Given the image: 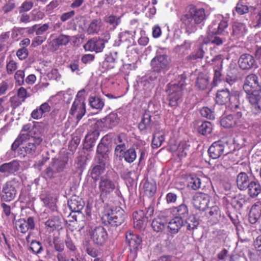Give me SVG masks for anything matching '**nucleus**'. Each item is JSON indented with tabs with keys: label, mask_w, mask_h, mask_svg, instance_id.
Returning <instances> with one entry per match:
<instances>
[{
	"label": "nucleus",
	"mask_w": 261,
	"mask_h": 261,
	"mask_svg": "<svg viewBox=\"0 0 261 261\" xmlns=\"http://www.w3.org/2000/svg\"><path fill=\"white\" fill-rule=\"evenodd\" d=\"M119 176L113 170L107 171L106 173L101 176L98 182L99 198L103 203L108 201L116 187Z\"/></svg>",
	"instance_id": "obj_1"
},
{
	"label": "nucleus",
	"mask_w": 261,
	"mask_h": 261,
	"mask_svg": "<svg viewBox=\"0 0 261 261\" xmlns=\"http://www.w3.org/2000/svg\"><path fill=\"white\" fill-rule=\"evenodd\" d=\"M205 18V11L203 8L191 5L187 13L181 16L180 21L185 25L186 32L191 34L197 30V25L201 23Z\"/></svg>",
	"instance_id": "obj_2"
},
{
	"label": "nucleus",
	"mask_w": 261,
	"mask_h": 261,
	"mask_svg": "<svg viewBox=\"0 0 261 261\" xmlns=\"http://www.w3.org/2000/svg\"><path fill=\"white\" fill-rule=\"evenodd\" d=\"M162 50L161 48L157 50L156 56L150 62L152 70L158 73L164 72L169 68L170 60L167 55L162 54Z\"/></svg>",
	"instance_id": "obj_3"
},
{
	"label": "nucleus",
	"mask_w": 261,
	"mask_h": 261,
	"mask_svg": "<svg viewBox=\"0 0 261 261\" xmlns=\"http://www.w3.org/2000/svg\"><path fill=\"white\" fill-rule=\"evenodd\" d=\"M103 35L104 36L102 38L93 37L89 39L84 45V49L87 51H95L96 53L101 52L105 47V43L110 39V33L106 32Z\"/></svg>",
	"instance_id": "obj_4"
},
{
	"label": "nucleus",
	"mask_w": 261,
	"mask_h": 261,
	"mask_svg": "<svg viewBox=\"0 0 261 261\" xmlns=\"http://www.w3.org/2000/svg\"><path fill=\"white\" fill-rule=\"evenodd\" d=\"M86 113V105L82 100H74L69 112L68 121L77 123Z\"/></svg>",
	"instance_id": "obj_5"
},
{
	"label": "nucleus",
	"mask_w": 261,
	"mask_h": 261,
	"mask_svg": "<svg viewBox=\"0 0 261 261\" xmlns=\"http://www.w3.org/2000/svg\"><path fill=\"white\" fill-rule=\"evenodd\" d=\"M89 236L94 244L98 246H103L108 239V232L102 226L92 228L89 231Z\"/></svg>",
	"instance_id": "obj_6"
},
{
	"label": "nucleus",
	"mask_w": 261,
	"mask_h": 261,
	"mask_svg": "<svg viewBox=\"0 0 261 261\" xmlns=\"http://www.w3.org/2000/svg\"><path fill=\"white\" fill-rule=\"evenodd\" d=\"M228 18L222 17L218 25L216 22H212L208 27V31L214 35H219L229 38L230 34L228 28Z\"/></svg>",
	"instance_id": "obj_7"
},
{
	"label": "nucleus",
	"mask_w": 261,
	"mask_h": 261,
	"mask_svg": "<svg viewBox=\"0 0 261 261\" xmlns=\"http://www.w3.org/2000/svg\"><path fill=\"white\" fill-rule=\"evenodd\" d=\"M259 77L255 73H250L245 77L243 89L246 95L258 93L256 90L259 86Z\"/></svg>",
	"instance_id": "obj_8"
},
{
	"label": "nucleus",
	"mask_w": 261,
	"mask_h": 261,
	"mask_svg": "<svg viewBox=\"0 0 261 261\" xmlns=\"http://www.w3.org/2000/svg\"><path fill=\"white\" fill-rule=\"evenodd\" d=\"M106 216L108 223L112 226L116 227L121 225L126 218L125 212L120 207H116L114 210H112L110 214Z\"/></svg>",
	"instance_id": "obj_9"
},
{
	"label": "nucleus",
	"mask_w": 261,
	"mask_h": 261,
	"mask_svg": "<svg viewBox=\"0 0 261 261\" xmlns=\"http://www.w3.org/2000/svg\"><path fill=\"white\" fill-rule=\"evenodd\" d=\"M17 184L14 180L6 182L3 186L2 191V199L6 202L13 200L17 193Z\"/></svg>",
	"instance_id": "obj_10"
},
{
	"label": "nucleus",
	"mask_w": 261,
	"mask_h": 261,
	"mask_svg": "<svg viewBox=\"0 0 261 261\" xmlns=\"http://www.w3.org/2000/svg\"><path fill=\"white\" fill-rule=\"evenodd\" d=\"M179 79L177 82H171L167 85L166 90L167 95L184 94L186 77L182 74L179 76Z\"/></svg>",
	"instance_id": "obj_11"
},
{
	"label": "nucleus",
	"mask_w": 261,
	"mask_h": 261,
	"mask_svg": "<svg viewBox=\"0 0 261 261\" xmlns=\"http://www.w3.org/2000/svg\"><path fill=\"white\" fill-rule=\"evenodd\" d=\"M125 239L130 252L136 254L141 248L142 241L141 237L139 234L134 233L132 230H128L125 233Z\"/></svg>",
	"instance_id": "obj_12"
},
{
	"label": "nucleus",
	"mask_w": 261,
	"mask_h": 261,
	"mask_svg": "<svg viewBox=\"0 0 261 261\" xmlns=\"http://www.w3.org/2000/svg\"><path fill=\"white\" fill-rule=\"evenodd\" d=\"M99 136V131L98 129L97 123L95 122L88 129L87 134L85 138L84 147L86 149H90L94 145L96 140Z\"/></svg>",
	"instance_id": "obj_13"
},
{
	"label": "nucleus",
	"mask_w": 261,
	"mask_h": 261,
	"mask_svg": "<svg viewBox=\"0 0 261 261\" xmlns=\"http://www.w3.org/2000/svg\"><path fill=\"white\" fill-rule=\"evenodd\" d=\"M227 145L226 143L222 140L213 142L207 151L210 157L213 159L220 158L224 153Z\"/></svg>",
	"instance_id": "obj_14"
},
{
	"label": "nucleus",
	"mask_w": 261,
	"mask_h": 261,
	"mask_svg": "<svg viewBox=\"0 0 261 261\" xmlns=\"http://www.w3.org/2000/svg\"><path fill=\"white\" fill-rule=\"evenodd\" d=\"M246 99L250 105L251 112L254 115L261 114V95L259 93L246 95Z\"/></svg>",
	"instance_id": "obj_15"
},
{
	"label": "nucleus",
	"mask_w": 261,
	"mask_h": 261,
	"mask_svg": "<svg viewBox=\"0 0 261 261\" xmlns=\"http://www.w3.org/2000/svg\"><path fill=\"white\" fill-rule=\"evenodd\" d=\"M247 32V28L245 23L234 21L231 24V32L229 38L231 40L243 38Z\"/></svg>",
	"instance_id": "obj_16"
},
{
	"label": "nucleus",
	"mask_w": 261,
	"mask_h": 261,
	"mask_svg": "<svg viewBox=\"0 0 261 261\" xmlns=\"http://www.w3.org/2000/svg\"><path fill=\"white\" fill-rule=\"evenodd\" d=\"M238 64L242 70H250L257 67V63L254 57L249 54H244L239 58Z\"/></svg>",
	"instance_id": "obj_17"
},
{
	"label": "nucleus",
	"mask_w": 261,
	"mask_h": 261,
	"mask_svg": "<svg viewBox=\"0 0 261 261\" xmlns=\"http://www.w3.org/2000/svg\"><path fill=\"white\" fill-rule=\"evenodd\" d=\"M210 202L208 195L202 193H197L193 197V205L195 208L204 211L208 207Z\"/></svg>",
	"instance_id": "obj_18"
},
{
	"label": "nucleus",
	"mask_w": 261,
	"mask_h": 261,
	"mask_svg": "<svg viewBox=\"0 0 261 261\" xmlns=\"http://www.w3.org/2000/svg\"><path fill=\"white\" fill-rule=\"evenodd\" d=\"M16 229L21 233H25L29 229L35 228V223L33 217H30L25 220L24 219L17 220L15 222Z\"/></svg>",
	"instance_id": "obj_19"
},
{
	"label": "nucleus",
	"mask_w": 261,
	"mask_h": 261,
	"mask_svg": "<svg viewBox=\"0 0 261 261\" xmlns=\"http://www.w3.org/2000/svg\"><path fill=\"white\" fill-rule=\"evenodd\" d=\"M134 227L136 229H140L145 227L148 220L143 210H139L133 214Z\"/></svg>",
	"instance_id": "obj_20"
},
{
	"label": "nucleus",
	"mask_w": 261,
	"mask_h": 261,
	"mask_svg": "<svg viewBox=\"0 0 261 261\" xmlns=\"http://www.w3.org/2000/svg\"><path fill=\"white\" fill-rule=\"evenodd\" d=\"M231 96V93L228 89L218 90L216 93L215 101L218 105H226L230 102Z\"/></svg>",
	"instance_id": "obj_21"
},
{
	"label": "nucleus",
	"mask_w": 261,
	"mask_h": 261,
	"mask_svg": "<svg viewBox=\"0 0 261 261\" xmlns=\"http://www.w3.org/2000/svg\"><path fill=\"white\" fill-rule=\"evenodd\" d=\"M168 211L175 217H180L182 220L188 216L189 210L187 205L182 203L177 206H173Z\"/></svg>",
	"instance_id": "obj_22"
},
{
	"label": "nucleus",
	"mask_w": 261,
	"mask_h": 261,
	"mask_svg": "<svg viewBox=\"0 0 261 261\" xmlns=\"http://www.w3.org/2000/svg\"><path fill=\"white\" fill-rule=\"evenodd\" d=\"M64 163L59 160H55L53 163V168L49 167L44 171L45 178H51L53 177L54 172H60L62 171L64 168Z\"/></svg>",
	"instance_id": "obj_23"
},
{
	"label": "nucleus",
	"mask_w": 261,
	"mask_h": 261,
	"mask_svg": "<svg viewBox=\"0 0 261 261\" xmlns=\"http://www.w3.org/2000/svg\"><path fill=\"white\" fill-rule=\"evenodd\" d=\"M261 216V203L257 202L251 207L248 216L249 222L254 224L257 222Z\"/></svg>",
	"instance_id": "obj_24"
},
{
	"label": "nucleus",
	"mask_w": 261,
	"mask_h": 261,
	"mask_svg": "<svg viewBox=\"0 0 261 261\" xmlns=\"http://www.w3.org/2000/svg\"><path fill=\"white\" fill-rule=\"evenodd\" d=\"M19 163L16 160H13L9 163L1 165L0 166V172L8 175L14 173L19 170Z\"/></svg>",
	"instance_id": "obj_25"
},
{
	"label": "nucleus",
	"mask_w": 261,
	"mask_h": 261,
	"mask_svg": "<svg viewBox=\"0 0 261 261\" xmlns=\"http://www.w3.org/2000/svg\"><path fill=\"white\" fill-rule=\"evenodd\" d=\"M127 140L124 134H119L115 139V144L116 145L115 148V153L118 156L126 149Z\"/></svg>",
	"instance_id": "obj_26"
},
{
	"label": "nucleus",
	"mask_w": 261,
	"mask_h": 261,
	"mask_svg": "<svg viewBox=\"0 0 261 261\" xmlns=\"http://www.w3.org/2000/svg\"><path fill=\"white\" fill-rule=\"evenodd\" d=\"M167 223L166 218L163 215H160L153 219L151 223V227L154 231H162L165 228Z\"/></svg>",
	"instance_id": "obj_27"
},
{
	"label": "nucleus",
	"mask_w": 261,
	"mask_h": 261,
	"mask_svg": "<svg viewBox=\"0 0 261 261\" xmlns=\"http://www.w3.org/2000/svg\"><path fill=\"white\" fill-rule=\"evenodd\" d=\"M67 204L70 211L81 212L84 206L81 198L75 195L68 200Z\"/></svg>",
	"instance_id": "obj_28"
},
{
	"label": "nucleus",
	"mask_w": 261,
	"mask_h": 261,
	"mask_svg": "<svg viewBox=\"0 0 261 261\" xmlns=\"http://www.w3.org/2000/svg\"><path fill=\"white\" fill-rule=\"evenodd\" d=\"M251 180L246 173L241 172L237 177V187L242 191L247 190L248 185Z\"/></svg>",
	"instance_id": "obj_29"
},
{
	"label": "nucleus",
	"mask_w": 261,
	"mask_h": 261,
	"mask_svg": "<svg viewBox=\"0 0 261 261\" xmlns=\"http://www.w3.org/2000/svg\"><path fill=\"white\" fill-rule=\"evenodd\" d=\"M248 195L252 198L256 197L261 192V185L257 180H252L248 185Z\"/></svg>",
	"instance_id": "obj_30"
},
{
	"label": "nucleus",
	"mask_w": 261,
	"mask_h": 261,
	"mask_svg": "<svg viewBox=\"0 0 261 261\" xmlns=\"http://www.w3.org/2000/svg\"><path fill=\"white\" fill-rule=\"evenodd\" d=\"M151 116L149 111H145L142 116L141 120L138 124V128L140 130L143 131L151 128Z\"/></svg>",
	"instance_id": "obj_31"
},
{
	"label": "nucleus",
	"mask_w": 261,
	"mask_h": 261,
	"mask_svg": "<svg viewBox=\"0 0 261 261\" xmlns=\"http://www.w3.org/2000/svg\"><path fill=\"white\" fill-rule=\"evenodd\" d=\"M210 84L208 76L204 74H199L195 82V87L199 90H204L207 88Z\"/></svg>",
	"instance_id": "obj_32"
},
{
	"label": "nucleus",
	"mask_w": 261,
	"mask_h": 261,
	"mask_svg": "<svg viewBox=\"0 0 261 261\" xmlns=\"http://www.w3.org/2000/svg\"><path fill=\"white\" fill-rule=\"evenodd\" d=\"M183 220L180 217H175L168 223V227L171 233H176L183 225Z\"/></svg>",
	"instance_id": "obj_33"
},
{
	"label": "nucleus",
	"mask_w": 261,
	"mask_h": 261,
	"mask_svg": "<svg viewBox=\"0 0 261 261\" xmlns=\"http://www.w3.org/2000/svg\"><path fill=\"white\" fill-rule=\"evenodd\" d=\"M119 158H123L127 163H132L134 162L137 157L136 152L134 148H130L123 151L118 155Z\"/></svg>",
	"instance_id": "obj_34"
},
{
	"label": "nucleus",
	"mask_w": 261,
	"mask_h": 261,
	"mask_svg": "<svg viewBox=\"0 0 261 261\" xmlns=\"http://www.w3.org/2000/svg\"><path fill=\"white\" fill-rule=\"evenodd\" d=\"M83 248L85 252L92 257L96 258L98 255V250L93 247L89 240H85L83 241Z\"/></svg>",
	"instance_id": "obj_35"
},
{
	"label": "nucleus",
	"mask_w": 261,
	"mask_h": 261,
	"mask_svg": "<svg viewBox=\"0 0 261 261\" xmlns=\"http://www.w3.org/2000/svg\"><path fill=\"white\" fill-rule=\"evenodd\" d=\"M220 124L223 127L231 128L238 124V120L232 115L229 114L222 117Z\"/></svg>",
	"instance_id": "obj_36"
},
{
	"label": "nucleus",
	"mask_w": 261,
	"mask_h": 261,
	"mask_svg": "<svg viewBox=\"0 0 261 261\" xmlns=\"http://www.w3.org/2000/svg\"><path fill=\"white\" fill-rule=\"evenodd\" d=\"M190 145L186 141H181L177 147L176 154L179 159L185 158L189 152Z\"/></svg>",
	"instance_id": "obj_37"
},
{
	"label": "nucleus",
	"mask_w": 261,
	"mask_h": 261,
	"mask_svg": "<svg viewBox=\"0 0 261 261\" xmlns=\"http://www.w3.org/2000/svg\"><path fill=\"white\" fill-rule=\"evenodd\" d=\"M102 22L100 19L96 18L92 20L87 29L88 34L93 35L97 34L100 30Z\"/></svg>",
	"instance_id": "obj_38"
},
{
	"label": "nucleus",
	"mask_w": 261,
	"mask_h": 261,
	"mask_svg": "<svg viewBox=\"0 0 261 261\" xmlns=\"http://www.w3.org/2000/svg\"><path fill=\"white\" fill-rule=\"evenodd\" d=\"M204 54L205 51L203 49L202 45H198L191 54L187 57V59L190 61L202 59L204 57Z\"/></svg>",
	"instance_id": "obj_39"
},
{
	"label": "nucleus",
	"mask_w": 261,
	"mask_h": 261,
	"mask_svg": "<svg viewBox=\"0 0 261 261\" xmlns=\"http://www.w3.org/2000/svg\"><path fill=\"white\" fill-rule=\"evenodd\" d=\"M191 43L189 41L186 40L183 44L177 45L173 49V51L181 56L187 54L191 48Z\"/></svg>",
	"instance_id": "obj_40"
},
{
	"label": "nucleus",
	"mask_w": 261,
	"mask_h": 261,
	"mask_svg": "<svg viewBox=\"0 0 261 261\" xmlns=\"http://www.w3.org/2000/svg\"><path fill=\"white\" fill-rule=\"evenodd\" d=\"M88 101L89 105L93 109L101 110L105 106L103 99L97 96H90Z\"/></svg>",
	"instance_id": "obj_41"
},
{
	"label": "nucleus",
	"mask_w": 261,
	"mask_h": 261,
	"mask_svg": "<svg viewBox=\"0 0 261 261\" xmlns=\"http://www.w3.org/2000/svg\"><path fill=\"white\" fill-rule=\"evenodd\" d=\"M184 94L167 95L168 105L174 108L178 107L183 100Z\"/></svg>",
	"instance_id": "obj_42"
},
{
	"label": "nucleus",
	"mask_w": 261,
	"mask_h": 261,
	"mask_svg": "<svg viewBox=\"0 0 261 261\" xmlns=\"http://www.w3.org/2000/svg\"><path fill=\"white\" fill-rule=\"evenodd\" d=\"M238 157L234 153H226L222 159V165L225 168H228L231 164L237 162Z\"/></svg>",
	"instance_id": "obj_43"
},
{
	"label": "nucleus",
	"mask_w": 261,
	"mask_h": 261,
	"mask_svg": "<svg viewBox=\"0 0 261 261\" xmlns=\"http://www.w3.org/2000/svg\"><path fill=\"white\" fill-rule=\"evenodd\" d=\"M106 169V167L99 165H95L93 166L90 170V175L92 178L96 181L99 179L100 176L104 172Z\"/></svg>",
	"instance_id": "obj_44"
},
{
	"label": "nucleus",
	"mask_w": 261,
	"mask_h": 261,
	"mask_svg": "<svg viewBox=\"0 0 261 261\" xmlns=\"http://www.w3.org/2000/svg\"><path fill=\"white\" fill-rule=\"evenodd\" d=\"M143 189L147 196L152 197L156 191V184L154 181L146 180L144 184Z\"/></svg>",
	"instance_id": "obj_45"
},
{
	"label": "nucleus",
	"mask_w": 261,
	"mask_h": 261,
	"mask_svg": "<svg viewBox=\"0 0 261 261\" xmlns=\"http://www.w3.org/2000/svg\"><path fill=\"white\" fill-rule=\"evenodd\" d=\"M105 122L109 128H112L118 124L119 118L116 113H111L106 117Z\"/></svg>",
	"instance_id": "obj_46"
},
{
	"label": "nucleus",
	"mask_w": 261,
	"mask_h": 261,
	"mask_svg": "<svg viewBox=\"0 0 261 261\" xmlns=\"http://www.w3.org/2000/svg\"><path fill=\"white\" fill-rule=\"evenodd\" d=\"M165 141V134L163 132H158L154 134L152 140L151 145L154 148L160 147Z\"/></svg>",
	"instance_id": "obj_47"
},
{
	"label": "nucleus",
	"mask_w": 261,
	"mask_h": 261,
	"mask_svg": "<svg viewBox=\"0 0 261 261\" xmlns=\"http://www.w3.org/2000/svg\"><path fill=\"white\" fill-rule=\"evenodd\" d=\"M235 10L239 15H243L249 12L252 14V12L256 11V8L253 6L248 7L246 5L238 3L235 7Z\"/></svg>",
	"instance_id": "obj_48"
},
{
	"label": "nucleus",
	"mask_w": 261,
	"mask_h": 261,
	"mask_svg": "<svg viewBox=\"0 0 261 261\" xmlns=\"http://www.w3.org/2000/svg\"><path fill=\"white\" fill-rule=\"evenodd\" d=\"M212 129L213 126L211 122L205 121L202 122L201 124L199 126L198 131L199 133L206 136L211 133Z\"/></svg>",
	"instance_id": "obj_49"
},
{
	"label": "nucleus",
	"mask_w": 261,
	"mask_h": 261,
	"mask_svg": "<svg viewBox=\"0 0 261 261\" xmlns=\"http://www.w3.org/2000/svg\"><path fill=\"white\" fill-rule=\"evenodd\" d=\"M211 65L213 70H222L223 63V56L222 55H218L211 60Z\"/></svg>",
	"instance_id": "obj_50"
},
{
	"label": "nucleus",
	"mask_w": 261,
	"mask_h": 261,
	"mask_svg": "<svg viewBox=\"0 0 261 261\" xmlns=\"http://www.w3.org/2000/svg\"><path fill=\"white\" fill-rule=\"evenodd\" d=\"M33 141H31L28 143V144L25 146L24 150L28 154H33L35 152V150L37 148V146L38 145L41 140L38 138L36 140V142H34V139L32 140Z\"/></svg>",
	"instance_id": "obj_51"
},
{
	"label": "nucleus",
	"mask_w": 261,
	"mask_h": 261,
	"mask_svg": "<svg viewBox=\"0 0 261 261\" xmlns=\"http://www.w3.org/2000/svg\"><path fill=\"white\" fill-rule=\"evenodd\" d=\"M201 179L197 176L191 177L188 181V186L194 190H197L201 187Z\"/></svg>",
	"instance_id": "obj_52"
},
{
	"label": "nucleus",
	"mask_w": 261,
	"mask_h": 261,
	"mask_svg": "<svg viewBox=\"0 0 261 261\" xmlns=\"http://www.w3.org/2000/svg\"><path fill=\"white\" fill-rule=\"evenodd\" d=\"M251 19L255 27H261V9L256 8V11L252 12Z\"/></svg>",
	"instance_id": "obj_53"
},
{
	"label": "nucleus",
	"mask_w": 261,
	"mask_h": 261,
	"mask_svg": "<svg viewBox=\"0 0 261 261\" xmlns=\"http://www.w3.org/2000/svg\"><path fill=\"white\" fill-rule=\"evenodd\" d=\"M52 49L56 50L60 47V46L65 44V36L60 35L56 39L53 40L51 42Z\"/></svg>",
	"instance_id": "obj_54"
},
{
	"label": "nucleus",
	"mask_w": 261,
	"mask_h": 261,
	"mask_svg": "<svg viewBox=\"0 0 261 261\" xmlns=\"http://www.w3.org/2000/svg\"><path fill=\"white\" fill-rule=\"evenodd\" d=\"M16 7L14 0H8L2 7V10L4 14L11 12Z\"/></svg>",
	"instance_id": "obj_55"
},
{
	"label": "nucleus",
	"mask_w": 261,
	"mask_h": 261,
	"mask_svg": "<svg viewBox=\"0 0 261 261\" xmlns=\"http://www.w3.org/2000/svg\"><path fill=\"white\" fill-rule=\"evenodd\" d=\"M187 229L194 230L199 225V222L194 215L191 216L187 220Z\"/></svg>",
	"instance_id": "obj_56"
},
{
	"label": "nucleus",
	"mask_w": 261,
	"mask_h": 261,
	"mask_svg": "<svg viewBox=\"0 0 261 261\" xmlns=\"http://www.w3.org/2000/svg\"><path fill=\"white\" fill-rule=\"evenodd\" d=\"M222 70H214V76L212 85L213 87H216L222 81Z\"/></svg>",
	"instance_id": "obj_57"
},
{
	"label": "nucleus",
	"mask_w": 261,
	"mask_h": 261,
	"mask_svg": "<svg viewBox=\"0 0 261 261\" xmlns=\"http://www.w3.org/2000/svg\"><path fill=\"white\" fill-rule=\"evenodd\" d=\"M24 71L23 70H17L14 75L15 83L19 86L22 85L24 82Z\"/></svg>",
	"instance_id": "obj_58"
},
{
	"label": "nucleus",
	"mask_w": 261,
	"mask_h": 261,
	"mask_svg": "<svg viewBox=\"0 0 261 261\" xmlns=\"http://www.w3.org/2000/svg\"><path fill=\"white\" fill-rule=\"evenodd\" d=\"M28 133L21 134L20 136L18 137L12 144V149L15 150L18 147V146L23 143V141L28 138Z\"/></svg>",
	"instance_id": "obj_59"
},
{
	"label": "nucleus",
	"mask_w": 261,
	"mask_h": 261,
	"mask_svg": "<svg viewBox=\"0 0 261 261\" xmlns=\"http://www.w3.org/2000/svg\"><path fill=\"white\" fill-rule=\"evenodd\" d=\"M200 114L202 117L213 120L215 119L214 112L208 107H203L200 110Z\"/></svg>",
	"instance_id": "obj_60"
},
{
	"label": "nucleus",
	"mask_w": 261,
	"mask_h": 261,
	"mask_svg": "<svg viewBox=\"0 0 261 261\" xmlns=\"http://www.w3.org/2000/svg\"><path fill=\"white\" fill-rule=\"evenodd\" d=\"M80 142V139L77 136H74L72 138L68 144V149L72 153L74 152Z\"/></svg>",
	"instance_id": "obj_61"
},
{
	"label": "nucleus",
	"mask_w": 261,
	"mask_h": 261,
	"mask_svg": "<svg viewBox=\"0 0 261 261\" xmlns=\"http://www.w3.org/2000/svg\"><path fill=\"white\" fill-rule=\"evenodd\" d=\"M66 247L69 249L68 255L80 254L73 242L68 238H66Z\"/></svg>",
	"instance_id": "obj_62"
},
{
	"label": "nucleus",
	"mask_w": 261,
	"mask_h": 261,
	"mask_svg": "<svg viewBox=\"0 0 261 261\" xmlns=\"http://www.w3.org/2000/svg\"><path fill=\"white\" fill-rule=\"evenodd\" d=\"M41 199L46 205L53 209L54 208L55 199L53 197L49 195H46L44 197L42 196Z\"/></svg>",
	"instance_id": "obj_63"
},
{
	"label": "nucleus",
	"mask_w": 261,
	"mask_h": 261,
	"mask_svg": "<svg viewBox=\"0 0 261 261\" xmlns=\"http://www.w3.org/2000/svg\"><path fill=\"white\" fill-rule=\"evenodd\" d=\"M31 17L32 21H38L45 17L44 12L40 10H33L31 12Z\"/></svg>",
	"instance_id": "obj_64"
}]
</instances>
